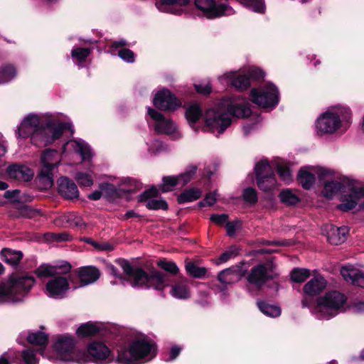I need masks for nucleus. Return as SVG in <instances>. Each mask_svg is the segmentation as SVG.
<instances>
[{"instance_id":"f257e3e1","label":"nucleus","mask_w":364,"mask_h":364,"mask_svg":"<svg viewBox=\"0 0 364 364\" xmlns=\"http://www.w3.org/2000/svg\"><path fill=\"white\" fill-rule=\"evenodd\" d=\"M65 129L73 132V126L69 122H62L59 114H29L21 121L17 127L18 137H31V143L38 147L46 146L59 139Z\"/></svg>"},{"instance_id":"f03ea898","label":"nucleus","mask_w":364,"mask_h":364,"mask_svg":"<svg viewBox=\"0 0 364 364\" xmlns=\"http://www.w3.org/2000/svg\"><path fill=\"white\" fill-rule=\"evenodd\" d=\"M250 114L249 104L244 99L231 97L206 111L205 125L208 131L222 134L230 125L232 116L246 117Z\"/></svg>"},{"instance_id":"7ed1b4c3","label":"nucleus","mask_w":364,"mask_h":364,"mask_svg":"<svg viewBox=\"0 0 364 364\" xmlns=\"http://www.w3.org/2000/svg\"><path fill=\"white\" fill-rule=\"evenodd\" d=\"M71 266L65 262L60 265L42 264L35 271L39 277H51L46 285V294L53 299H62L69 289L68 279L65 275L70 271Z\"/></svg>"},{"instance_id":"20e7f679","label":"nucleus","mask_w":364,"mask_h":364,"mask_svg":"<svg viewBox=\"0 0 364 364\" xmlns=\"http://www.w3.org/2000/svg\"><path fill=\"white\" fill-rule=\"evenodd\" d=\"M117 263L123 269L133 287L162 290L168 285L167 277L161 272L154 271L149 275L141 269H134L125 259H118Z\"/></svg>"},{"instance_id":"39448f33","label":"nucleus","mask_w":364,"mask_h":364,"mask_svg":"<svg viewBox=\"0 0 364 364\" xmlns=\"http://www.w3.org/2000/svg\"><path fill=\"white\" fill-rule=\"evenodd\" d=\"M41 354L50 361L75 362L80 364L87 363L85 350L75 348L74 339L68 336L56 338L52 351H41Z\"/></svg>"},{"instance_id":"423d86ee","label":"nucleus","mask_w":364,"mask_h":364,"mask_svg":"<svg viewBox=\"0 0 364 364\" xmlns=\"http://www.w3.org/2000/svg\"><path fill=\"white\" fill-rule=\"evenodd\" d=\"M34 284L35 279L31 275H11L0 284V303L22 301Z\"/></svg>"},{"instance_id":"0eeeda50","label":"nucleus","mask_w":364,"mask_h":364,"mask_svg":"<svg viewBox=\"0 0 364 364\" xmlns=\"http://www.w3.org/2000/svg\"><path fill=\"white\" fill-rule=\"evenodd\" d=\"M156 355L154 345L146 338L133 341L127 348L118 350L117 362L119 364H141Z\"/></svg>"},{"instance_id":"6e6552de","label":"nucleus","mask_w":364,"mask_h":364,"mask_svg":"<svg viewBox=\"0 0 364 364\" xmlns=\"http://www.w3.org/2000/svg\"><path fill=\"white\" fill-rule=\"evenodd\" d=\"M346 296L337 291L327 292L317 299L313 314L319 319H330L346 311Z\"/></svg>"},{"instance_id":"1a4fd4ad","label":"nucleus","mask_w":364,"mask_h":364,"mask_svg":"<svg viewBox=\"0 0 364 364\" xmlns=\"http://www.w3.org/2000/svg\"><path fill=\"white\" fill-rule=\"evenodd\" d=\"M60 161L61 156L56 150L46 149L41 154V168L38 181L43 188L48 189L53 185V171Z\"/></svg>"},{"instance_id":"9d476101","label":"nucleus","mask_w":364,"mask_h":364,"mask_svg":"<svg viewBox=\"0 0 364 364\" xmlns=\"http://www.w3.org/2000/svg\"><path fill=\"white\" fill-rule=\"evenodd\" d=\"M264 75V72L255 67L249 68L247 70L230 71L219 77L223 84H230L239 90H247L250 86V78L258 80Z\"/></svg>"},{"instance_id":"9b49d317","label":"nucleus","mask_w":364,"mask_h":364,"mask_svg":"<svg viewBox=\"0 0 364 364\" xmlns=\"http://www.w3.org/2000/svg\"><path fill=\"white\" fill-rule=\"evenodd\" d=\"M195 5L208 18L230 16L235 13L228 0H195Z\"/></svg>"},{"instance_id":"f8f14e48","label":"nucleus","mask_w":364,"mask_h":364,"mask_svg":"<svg viewBox=\"0 0 364 364\" xmlns=\"http://www.w3.org/2000/svg\"><path fill=\"white\" fill-rule=\"evenodd\" d=\"M315 173L319 181H323V188L321 193L324 198H333L343 188L339 174L333 171L326 168H318L315 170Z\"/></svg>"},{"instance_id":"ddd939ff","label":"nucleus","mask_w":364,"mask_h":364,"mask_svg":"<svg viewBox=\"0 0 364 364\" xmlns=\"http://www.w3.org/2000/svg\"><path fill=\"white\" fill-rule=\"evenodd\" d=\"M252 102L262 108H273L279 102V92L275 85L267 83L259 89H252L250 93Z\"/></svg>"},{"instance_id":"4468645a","label":"nucleus","mask_w":364,"mask_h":364,"mask_svg":"<svg viewBox=\"0 0 364 364\" xmlns=\"http://www.w3.org/2000/svg\"><path fill=\"white\" fill-rule=\"evenodd\" d=\"M315 124L317 134L322 136L336 132L341 127V120L338 112L328 110L320 114Z\"/></svg>"},{"instance_id":"2eb2a0df","label":"nucleus","mask_w":364,"mask_h":364,"mask_svg":"<svg viewBox=\"0 0 364 364\" xmlns=\"http://www.w3.org/2000/svg\"><path fill=\"white\" fill-rule=\"evenodd\" d=\"M257 183L258 187L264 191H269L277 186V181L274 176L272 168L267 160H261L255 168Z\"/></svg>"},{"instance_id":"dca6fc26","label":"nucleus","mask_w":364,"mask_h":364,"mask_svg":"<svg viewBox=\"0 0 364 364\" xmlns=\"http://www.w3.org/2000/svg\"><path fill=\"white\" fill-rule=\"evenodd\" d=\"M274 266L271 262L259 264L252 268L247 276L249 283L257 287L262 286L267 281L277 277Z\"/></svg>"},{"instance_id":"f3484780","label":"nucleus","mask_w":364,"mask_h":364,"mask_svg":"<svg viewBox=\"0 0 364 364\" xmlns=\"http://www.w3.org/2000/svg\"><path fill=\"white\" fill-rule=\"evenodd\" d=\"M85 352L88 357L87 363L92 361L98 364H105L114 360L113 353L103 342H92L88 346Z\"/></svg>"},{"instance_id":"a211bd4d","label":"nucleus","mask_w":364,"mask_h":364,"mask_svg":"<svg viewBox=\"0 0 364 364\" xmlns=\"http://www.w3.org/2000/svg\"><path fill=\"white\" fill-rule=\"evenodd\" d=\"M148 114L154 122V129L156 132L171 135L176 138L179 136L177 127L172 120L165 118L161 113L151 107L148 108Z\"/></svg>"},{"instance_id":"6ab92c4d","label":"nucleus","mask_w":364,"mask_h":364,"mask_svg":"<svg viewBox=\"0 0 364 364\" xmlns=\"http://www.w3.org/2000/svg\"><path fill=\"white\" fill-rule=\"evenodd\" d=\"M62 154L65 156L73 154H79L82 161H88L92 156L90 146L82 139H74L66 142L63 146Z\"/></svg>"},{"instance_id":"aec40b11","label":"nucleus","mask_w":364,"mask_h":364,"mask_svg":"<svg viewBox=\"0 0 364 364\" xmlns=\"http://www.w3.org/2000/svg\"><path fill=\"white\" fill-rule=\"evenodd\" d=\"M154 105L162 110H175L181 106V102L168 90L159 91L153 100Z\"/></svg>"},{"instance_id":"412c9836","label":"nucleus","mask_w":364,"mask_h":364,"mask_svg":"<svg viewBox=\"0 0 364 364\" xmlns=\"http://www.w3.org/2000/svg\"><path fill=\"white\" fill-rule=\"evenodd\" d=\"M364 198L363 188H354L350 192L341 196V203L337 208L342 211H348L357 205L358 202Z\"/></svg>"},{"instance_id":"4be33fe9","label":"nucleus","mask_w":364,"mask_h":364,"mask_svg":"<svg viewBox=\"0 0 364 364\" xmlns=\"http://www.w3.org/2000/svg\"><path fill=\"white\" fill-rule=\"evenodd\" d=\"M158 193L159 191L156 188L152 187L143 192L139 196V200L140 201L147 200L146 206L150 210H166L168 208L167 203L161 198H156Z\"/></svg>"},{"instance_id":"5701e85b","label":"nucleus","mask_w":364,"mask_h":364,"mask_svg":"<svg viewBox=\"0 0 364 364\" xmlns=\"http://www.w3.org/2000/svg\"><path fill=\"white\" fill-rule=\"evenodd\" d=\"M188 4L189 0H159L156 6L162 12L179 15Z\"/></svg>"},{"instance_id":"b1692460","label":"nucleus","mask_w":364,"mask_h":364,"mask_svg":"<svg viewBox=\"0 0 364 364\" xmlns=\"http://www.w3.org/2000/svg\"><path fill=\"white\" fill-rule=\"evenodd\" d=\"M324 230L326 232L328 241L335 245L344 242L348 234V228L345 226L338 228L333 225H329L325 227Z\"/></svg>"},{"instance_id":"393cba45","label":"nucleus","mask_w":364,"mask_h":364,"mask_svg":"<svg viewBox=\"0 0 364 364\" xmlns=\"http://www.w3.org/2000/svg\"><path fill=\"white\" fill-rule=\"evenodd\" d=\"M58 192L63 198L69 200L77 198L79 191L75 183L67 177H61L58 181Z\"/></svg>"},{"instance_id":"a878e982","label":"nucleus","mask_w":364,"mask_h":364,"mask_svg":"<svg viewBox=\"0 0 364 364\" xmlns=\"http://www.w3.org/2000/svg\"><path fill=\"white\" fill-rule=\"evenodd\" d=\"M10 178L18 181H28L32 179L34 173L28 166L24 165H12L7 169Z\"/></svg>"},{"instance_id":"bb28decb","label":"nucleus","mask_w":364,"mask_h":364,"mask_svg":"<svg viewBox=\"0 0 364 364\" xmlns=\"http://www.w3.org/2000/svg\"><path fill=\"white\" fill-rule=\"evenodd\" d=\"M327 282L321 275H317L304 286V291L309 296H316L326 287Z\"/></svg>"},{"instance_id":"cd10ccee","label":"nucleus","mask_w":364,"mask_h":364,"mask_svg":"<svg viewBox=\"0 0 364 364\" xmlns=\"http://www.w3.org/2000/svg\"><path fill=\"white\" fill-rule=\"evenodd\" d=\"M242 273L239 267H233L221 271L218 276L223 284H232L241 279Z\"/></svg>"},{"instance_id":"c85d7f7f","label":"nucleus","mask_w":364,"mask_h":364,"mask_svg":"<svg viewBox=\"0 0 364 364\" xmlns=\"http://www.w3.org/2000/svg\"><path fill=\"white\" fill-rule=\"evenodd\" d=\"M80 287L88 285L97 281L100 277V272L97 269L92 267L82 268L79 272Z\"/></svg>"},{"instance_id":"c756f323","label":"nucleus","mask_w":364,"mask_h":364,"mask_svg":"<svg viewBox=\"0 0 364 364\" xmlns=\"http://www.w3.org/2000/svg\"><path fill=\"white\" fill-rule=\"evenodd\" d=\"M1 259L11 265H16L23 257V253L18 250L5 248L1 251Z\"/></svg>"},{"instance_id":"7c9ffc66","label":"nucleus","mask_w":364,"mask_h":364,"mask_svg":"<svg viewBox=\"0 0 364 364\" xmlns=\"http://www.w3.org/2000/svg\"><path fill=\"white\" fill-rule=\"evenodd\" d=\"M170 294L178 299H186L190 297V291L188 286L181 282L171 287Z\"/></svg>"},{"instance_id":"2f4dec72","label":"nucleus","mask_w":364,"mask_h":364,"mask_svg":"<svg viewBox=\"0 0 364 364\" xmlns=\"http://www.w3.org/2000/svg\"><path fill=\"white\" fill-rule=\"evenodd\" d=\"M202 116V111L198 104L191 103L187 106L186 111V117L190 124L193 125L195 124Z\"/></svg>"},{"instance_id":"473e14b6","label":"nucleus","mask_w":364,"mask_h":364,"mask_svg":"<svg viewBox=\"0 0 364 364\" xmlns=\"http://www.w3.org/2000/svg\"><path fill=\"white\" fill-rule=\"evenodd\" d=\"M257 306L259 309L266 316L275 318L281 314V309L276 305L269 304L265 301H258Z\"/></svg>"},{"instance_id":"72a5a7b5","label":"nucleus","mask_w":364,"mask_h":364,"mask_svg":"<svg viewBox=\"0 0 364 364\" xmlns=\"http://www.w3.org/2000/svg\"><path fill=\"white\" fill-rule=\"evenodd\" d=\"M298 180L304 188L309 189L315 182V176L313 173L304 168L300 170L298 175Z\"/></svg>"},{"instance_id":"f704fd0d","label":"nucleus","mask_w":364,"mask_h":364,"mask_svg":"<svg viewBox=\"0 0 364 364\" xmlns=\"http://www.w3.org/2000/svg\"><path fill=\"white\" fill-rule=\"evenodd\" d=\"M100 328L95 323L88 322L81 325L77 330V333L80 337H88L97 334Z\"/></svg>"},{"instance_id":"c9c22d12","label":"nucleus","mask_w":364,"mask_h":364,"mask_svg":"<svg viewBox=\"0 0 364 364\" xmlns=\"http://www.w3.org/2000/svg\"><path fill=\"white\" fill-rule=\"evenodd\" d=\"M201 196V191L198 188H191L183 192L178 196L179 203H185L194 201L198 199Z\"/></svg>"},{"instance_id":"e433bc0d","label":"nucleus","mask_w":364,"mask_h":364,"mask_svg":"<svg viewBox=\"0 0 364 364\" xmlns=\"http://www.w3.org/2000/svg\"><path fill=\"white\" fill-rule=\"evenodd\" d=\"M16 75L15 68L11 65H4L0 69V84L9 82Z\"/></svg>"},{"instance_id":"4c0bfd02","label":"nucleus","mask_w":364,"mask_h":364,"mask_svg":"<svg viewBox=\"0 0 364 364\" xmlns=\"http://www.w3.org/2000/svg\"><path fill=\"white\" fill-rule=\"evenodd\" d=\"M28 341L40 347H45L48 343V336L43 332L30 333L27 337Z\"/></svg>"},{"instance_id":"58836bf2","label":"nucleus","mask_w":364,"mask_h":364,"mask_svg":"<svg viewBox=\"0 0 364 364\" xmlns=\"http://www.w3.org/2000/svg\"><path fill=\"white\" fill-rule=\"evenodd\" d=\"M90 53L91 50L90 48H77L72 50L71 56L74 62L77 65H80L86 60Z\"/></svg>"},{"instance_id":"ea45409f","label":"nucleus","mask_w":364,"mask_h":364,"mask_svg":"<svg viewBox=\"0 0 364 364\" xmlns=\"http://www.w3.org/2000/svg\"><path fill=\"white\" fill-rule=\"evenodd\" d=\"M241 4L250 9L258 12L263 13L265 9L264 0H238Z\"/></svg>"},{"instance_id":"a19ab883","label":"nucleus","mask_w":364,"mask_h":364,"mask_svg":"<svg viewBox=\"0 0 364 364\" xmlns=\"http://www.w3.org/2000/svg\"><path fill=\"white\" fill-rule=\"evenodd\" d=\"M310 277V271L304 268H295L291 271V278L294 282H304Z\"/></svg>"},{"instance_id":"79ce46f5","label":"nucleus","mask_w":364,"mask_h":364,"mask_svg":"<svg viewBox=\"0 0 364 364\" xmlns=\"http://www.w3.org/2000/svg\"><path fill=\"white\" fill-rule=\"evenodd\" d=\"M180 186L178 177L177 176H166L163 178V183L161 185L162 192L166 193L172 191L176 186Z\"/></svg>"},{"instance_id":"37998d69","label":"nucleus","mask_w":364,"mask_h":364,"mask_svg":"<svg viewBox=\"0 0 364 364\" xmlns=\"http://www.w3.org/2000/svg\"><path fill=\"white\" fill-rule=\"evenodd\" d=\"M186 269L191 276L197 278H200L203 277L206 273L205 268L198 267L191 262L186 263Z\"/></svg>"},{"instance_id":"c03bdc74","label":"nucleus","mask_w":364,"mask_h":364,"mask_svg":"<svg viewBox=\"0 0 364 364\" xmlns=\"http://www.w3.org/2000/svg\"><path fill=\"white\" fill-rule=\"evenodd\" d=\"M196 166H190L183 173L178 175L180 186H183L188 183L196 174Z\"/></svg>"},{"instance_id":"a18cd8bd","label":"nucleus","mask_w":364,"mask_h":364,"mask_svg":"<svg viewBox=\"0 0 364 364\" xmlns=\"http://www.w3.org/2000/svg\"><path fill=\"white\" fill-rule=\"evenodd\" d=\"M282 202L287 205H295L299 202L298 196L290 190H284L279 194Z\"/></svg>"},{"instance_id":"49530a36","label":"nucleus","mask_w":364,"mask_h":364,"mask_svg":"<svg viewBox=\"0 0 364 364\" xmlns=\"http://www.w3.org/2000/svg\"><path fill=\"white\" fill-rule=\"evenodd\" d=\"M75 179L81 186L90 187L93 184V180L90 174L77 173Z\"/></svg>"},{"instance_id":"de8ad7c7","label":"nucleus","mask_w":364,"mask_h":364,"mask_svg":"<svg viewBox=\"0 0 364 364\" xmlns=\"http://www.w3.org/2000/svg\"><path fill=\"white\" fill-rule=\"evenodd\" d=\"M358 270L353 268V267H342L341 269V274L343 279L348 282L353 283L355 277L356 276Z\"/></svg>"},{"instance_id":"09e8293b","label":"nucleus","mask_w":364,"mask_h":364,"mask_svg":"<svg viewBox=\"0 0 364 364\" xmlns=\"http://www.w3.org/2000/svg\"><path fill=\"white\" fill-rule=\"evenodd\" d=\"M157 265L160 267L161 269H164L166 272H168L171 274H177L178 272V268L176 264L171 261L166 260H159L157 262Z\"/></svg>"},{"instance_id":"8fccbe9b","label":"nucleus","mask_w":364,"mask_h":364,"mask_svg":"<svg viewBox=\"0 0 364 364\" xmlns=\"http://www.w3.org/2000/svg\"><path fill=\"white\" fill-rule=\"evenodd\" d=\"M277 171L282 181L289 183L291 181V173L289 168L284 164H278Z\"/></svg>"},{"instance_id":"3c124183","label":"nucleus","mask_w":364,"mask_h":364,"mask_svg":"<svg viewBox=\"0 0 364 364\" xmlns=\"http://www.w3.org/2000/svg\"><path fill=\"white\" fill-rule=\"evenodd\" d=\"M23 360L26 364H38V360L34 352L31 349H26L22 352Z\"/></svg>"},{"instance_id":"603ef678","label":"nucleus","mask_w":364,"mask_h":364,"mask_svg":"<svg viewBox=\"0 0 364 364\" xmlns=\"http://www.w3.org/2000/svg\"><path fill=\"white\" fill-rule=\"evenodd\" d=\"M17 358L18 355L15 351L9 350L0 357V364H9L14 362Z\"/></svg>"},{"instance_id":"864d4df0","label":"nucleus","mask_w":364,"mask_h":364,"mask_svg":"<svg viewBox=\"0 0 364 364\" xmlns=\"http://www.w3.org/2000/svg\"><path fill=\"white\" fill-rule=\"evenodd\" d=\"M118 55L120 58L127 63H133L134 61V54L129 49L121 48L118 51Z\"/></svg>"},{"instance_id":"5fc2aeb1","label":"nucleus","mask_w":364,"mask_h":364,"mask_svg":"<svg viewBox=\"0 0 364 364\" xmlns=\"http://www.w3.org/2000/svg\"><path fill=\"white\" fill-rule=\"evenodd\" d=\"M244 199L251 203H254L257 200V192L254 188H246L243 192Z\"/></svg>"},{"instance_id":"6e6d98bb","label":"nucleus","mask_w":364,"mask_h":364,"mask_svg":"<svg viewBox=\"0 0 364 364\" xmlns=\"http://www.w3.org/2000/svg\"><path fill=\"white\" fill-rule=\"evenodd\" d=\"M100 188L107 197H112L116 194V188L112 184L102 183L100 185Z\"/></svg>"},{"instance_id":"4d7b16f0","label":"nucleus","mask_w":364,"mask_h":364,"mask_svg":"<svg viewBox=\"0 0 364 364\" xmlns=\"http://www.w3.org/2000/svg\"><path fill=\"white\" fill-rule=\"evenodd\" d=\"M68 222L70 223V225L75 226L77 228H82L84 226L85 223L83 222L81 217L75 215V214H70L68 216Z\"/></svg>"},{"instance_id":"13d9d810","label":"nucleus","mask_w":364,"mask_h":364,"mask_svg":"<svg viewBox=\"0 0 364 364\" xmlns=\"http://www.w3.org/2000/svg\"><path fill=\"white\" fill-rule=\"evenodd\" d=\"M238 252L236 248H230V250L225 251L224 253H223L220 257H219V263H223L227 262L230 258H232L237 255Z\"/></svg>"},{"instance_id":"bf43d9fd","label":"nucleus","mask_w":364,"mask_h":364,"mask_svg":"<svg viewBox=\"0 0 364 364\" xmlns=\"http://www.w3.org/2000/svg\"><path fill=\"white\" fill-rule=\"evenodd\" d=\"M210 220L218 225L226 224L228 221V215L227 214H213L210 216Z\"/></svg>"},{"instance_id":"052dcab7","label":"nucleus","mask_w":364,"mask_h":364,"mask_svg":"<svg viewBox=\"0 0 364 364\" xmlns=\"http://www.w3.org/2000/svg\"><path fill=\"white\" fill-rule=\"evenodd\" d=\"M216 193H209L206 195L204 200L199 202L198 205L200 207H203L205 205H213L216 201Z\"/></svg>"},{"instance_id":"680f3d73","label":"nucleus","mask_w":364,"mask_h":364,"mask_svg":"<svg viewBox=\"0 0 364 364\" xmlns=\"http://www.w3.org/2000/svg\"><path fill=\"white\" fill-rule=\"evenodd\" d=\"M195 88L198 93L202 95H208L211 92V86L209 82L195 84Z\"/></svg>"},{"instance_id":"e2e57ef3","label":"nucleus","mask_w":364,"mask_h":364,"mask_svg":"<svg viewBox=\"0 0 364 364\" xmlns=\"http://www.w3.org/2000/svg\"><path fill=\"white\" fill-rule=\"evenodd\" d=\"M92 245L97 250L100 251H105L109 252L112 251L114 249V247L108 243V242H92Z\"/></svg>"},{"instance_id":"0e129e2a","label":"nucleus","mask_w":364,"mask_h":364,"mask_svg":"<svg viewBox=\"0 0 364 364\" xmlns=\"http://www.w3.org/2000/svg\"><path fill=\"white\" fill-rule=\"evenodd\" d=\"M163 148L162 144L161 141L157 140H154L151 142V145H149V151L151 154H156L159 151H161Z\"/></svg>"},{"instance_id":"69168bd1","label":"nucleus","mask_w":364,"mask_h":364,"mask_svg":"<svg viewBox=\"0 0 364 364\" xmlns=\"http://www.w3.org/2000/svg\"><path fill=\"white\" fill-rule=\"evenodd\" d=\"M240 225L238 221L228 222L226 223L227 234L229 236H232L236 231L237 227Z\"/></svg>"},{"instance_id":"338daca9","label":"nucleus","mask_w":364,"mask_h":364,"mask_svg":"<svg viewBox=\"0 0 364 364\" xmlns=\"http://www.w3.org/2000/svg\"><path fill=\"white\" fill-rule=\"evenodd\" d=\"M352 284L364 288V273L358 270Z\"/></svg>"},{"instance_id":"774afa93","label":"nucleus","mask_w":364,"mask_h":364,"mask_svg":"<svg viewBox=\"0 0 364 364\" xmlns=\"http://www.w3.org/2000/svg\"><path fill=\"white\" fill-rule=\"evenodd\" d=\"M181 348L178 346H173L171 349L170 357L167 360H172L175 359L180 353Z\"/></svg>"}]
</instances>
